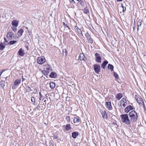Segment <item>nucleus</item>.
<instances>
[{
	"instance_id": "obj_21",
	"label": "nucleus",
	"mask_w": 146,
	"mask_h": 146,
	"mask_svg": "<svg viewBox=\"0 0 146 146\" xmlns=\"http://www.w3.org/2000/svg\"><path fill=\"white\" fill-rule=\"evenodd\" d=\"M75 28L76 31L78 33L81 35L82 36H83L82 33L80 29H79L77 26H76L75 27Z\"/></svg>"
},
{
	"instance_id": "obj_63",
	"label": "nucleus",
	"mask_w": 146,
	"mask_h": 146,
	"mask_svg": "<svg viewBox=\"0 0 146 146\" xmlns=\"http://www.w3.org/2000/svg\"><path fill=\"white\" fill-rule=\"evenodd\" d=\"M22 79L23 80V81H22L23 82V81H24L25 80V78H24L23 76H22Z\"/></svg>"
},
{
	"instance_id": "obj_28",
	"label": "nucleus",
	"mask_w": 146,
	"mask_h": 146,
	"mask_svg": "<svg viewBox=\"0 0 146 146\" xmlns=\"http://www.w3.org/2000/svg\"><path fill=\"white\" fill-rule=\"evenodd\" d=\"M5 45L3 42L0 43V50H2L5 48Z\"/></svg>"
},
{
	"instance_id": "obj_5",
	"label": "nucleus",
	"mask_w": 146,
	"mask_h": 146,
	"mask_svg": "<svg viewBox=\"0 0 146 146\" xmlns=\"http://www.w3.org/2000/svg\"><path fill=\"white\" fill-rule=\"evenodd\" d=\"M135 109V108L133 107L131 105H129L126 107L124 109V111L125 113H128L130 110Z\"/></svg>"
},
{
	"instance_id": "obj_33",
	"label": "nucleus",
	"mask_w": 146,
	"mask_h": 146,
	"mask_svg": "<svg viewBox=\"0 0 146 146\" xmlns=\"http://www.w3.org/2000/svg\"><path fill=\"white\" fill-rule=\"evenodd\" d=\"M39 100H41L42 101L44 99V96L43 97L42 96V95L41 94V92H39Z\"/></svg>"
},
{
	"instance_id": "obj_59",
	"label": "nucleus",
	"mask_w": 146,
	"mask_h": 146,
	"mask_svg": "<svg viewBox=\"0 0 146 146\" xmlns=\"http://www.w3.org/2000/svg\"><path fill=\"white\" fill-rule=\"evenodd\" d=\"M143 70L144 72H146V68L144 67V68H143Z\"/></svg>"
},
{
	"instance_id": "obj_19",
	"label": "nucleus",
	"mask_w": 146,
	"mask_h": 146,
	"mask_svg": "<svg viewBox=\"0 0 146 146\" xmlns=\"http://www.w3.org/2000/svg\"><path fill=\"white\" fill-rule=\"evenodd\" d=\"M46 69L47 71H49V72L51 71L52 70V68L51 66L48 64H47L45 65Z\"/></svg>"
},
{
	"instance_id": "obj_25",
	"label": "nucleus",
	"mask_w": 146,
	"mask_h": 146,
	"mask_svg": "<svg viewBox=\"0 0 146 146\" xmlns=\"http://www.w3.org/2000/svg\"><path fill=\"white\" fill-rule=\"evenodd\" d=\"M72 128L70 126V124H68L66 125L65 126V129L66 131H69L70 129Z\"/></svg>"
},
{
	"instance_id": "obj_29",
	"label": "nucleus",
	"mask_w": 146,
	"mask_h": 146,
	"mask_svg": "<svg viewBox=\"0 0 146 146\" xmlns=\"http://www.w3.org/2000/svg\"><path fill=\"white\" fill-rule=\"evenodd\" d=\"M127 101L126 98H123L120 101V106L121 107V104L122 103H126Z\"/></svg>"
},
{
	"instance_id": "obj_58",
	"label": "nucleus",
	"mask_w": 146,
	"mask_h": 146,
	"mask_svg": "<svg viewBox=\"0 0 146 146\" xmlns=\"http://www.w3.org/2000/svg\"><path fill=\"white\" fill-rule=\"evenodd\" d=\"M143 106L144 109L145 111H146V108L145 107L144 103L143 104Z\"/></svg>"
},
{
	"instance_id": "obj_49",
	"label": "nucleus",
	"mask_w": 146,
	"mask_h": 146,
	"mask_svg": "<svg viewBox=\"0 0 146 146\" xmlns=\"http://www.w3.org/2000/svg\"><path fill=\"white\" fill-rule=\"evenodd\" d=\"M53 137H54V139H56L58 138V136L57 135H54Z\"/></svg>"
},
{
	"instance_id": "obj_8",
	"label": "nucleus",
	"mask_w": 146,
	"mask_h": 146,
	"mask_svg": "<svg viewBox=\"0 0 146 146\" xmlns=\"http://www.w3.org/2000/svg\"><path fill=\"white\" fill-rule=\"evenodd\" d=\"M15 37V36H14L13 33L12 32H8L7 35V39L9 40H11Z\"/></svg>"
},
{
	"instance_id": "obj_2",
	"label": "nucleus",
	"mask_w": 146,
	"mask_h": 146,
	"mask_svg": "<svg viewBox=\"0 0 146 146\" xmlns=\"http://www.w3.org/2000/svg\"><path fill=\"white\" fill-rule=\"evenodd\" d=\"M120 118L121 121L123 123L128 125H130L131 122L129 119L128 114H122L120 115Z\"/></svg>"
},
{
	"instance_id": "obj_64",
	"label": "nucleus",
	"mask_w": 146,
	"mask_h": 146,
	"mask_svg": "<svg viewBox=\"0 0 146 146\" xmlns=\"http://www.w3.org/2000/svg\"><path fill=\"white\" fill-rule=\"evenodd\" d=\"M139 26H137V31H139Z\"/></svg>"
},
{
	"instance_id": "obj_57",
	"label": "nucleus",
	"mask_w": 146,
	"mask_h": 146,
	"mask_svg": "<svg viewBox=\"0 0 146 146\" xmlns=\"http://www.w3.org/2000/svg\"><path fill=\"white\" fill-rule=\"evenodd\" d=\"M127 104V102H126V103H124L123 104H122V106L123 107H125V106Z\"/></svg>"
},
{
	"instance_id": "obj_31",
	"label": "nucleus",
	"mask_w": 146,
	"mask_h": 146,
	"mask_svg": "<svg viewBox=\"0 0 146 146\" xmlns=\"http://www.w3.org/2000/svg\"><path fill=\"white\" fill-rule=\"evenodd\" d=\"M113 76L117 80L119 79V77L118 74L116 72H113Z\"/></svg>"
},
{
	"instance_id": "obj_17",
	"label": "nucleus",
	"mask_w": 146,
	"mask_h": 146,
	"mask_svg": "<svg viewBox=\"0 0 146 146\" xmlns=\"http://www.w3.org/2000/svg\"><path fill=\"white\" fill-rule=\"evenodd\" d=\"M106 108L110 110L112 109V107L111 106V103L110 102H106Z\"/></svg>"
},
{
	"instance_id": "obj_7",
	"label": "nucleus",
	"mask_w": 146,
	"mask_h": 146,
	"mask_svg": "<svg viewBox=\"0 0 146 146\" xmlns=\"http://www.w3.org/2000/svg\"><path fill=\"white\" fill-rule=\"evenodd\" d=\"M24 32V31L22 29H21L18 31L17 33L15 35V38L17 37L18 38L20 36H21L23 34Z\"/></svg>"
},
{
	"instance_id": "obj_11",
	"label": "nucleus",
	"mask_w": 146,
	"mask_h": 146,
	"mask_svg": "<svg viewBox=\"0 0 146 146\" xmlns=\"http://www.w3.org/2000/svg\"><path fill=\"white\" fill-rule=\"evenodd\" d=\"M79 59L80 60H83L86 61L87 60V58L83 54H80Z\"/></svg>"
},
{
	"instance_id": "obj_14",
	"label": "nucleus",
	"mask_w": 146,
	"mask_h": 146,
	"mask_svg": "<svg viewBox=\"0 0 146 146\" xmlns=\"http://www.w3.org/2000/svg\"><path fill=\"white\" fill-rule=\"evenodd\" d=\"M21 78L16 79L14 82V85L15 86H17L21 83Z\"/></svg>"
},
{
	"instance_id": "obj_1",
	"label": "nucleus",
	"mask_w": 146,
	"mask_h": 146,
	"mask_svg": "<svg viewBox=\"0 0 146 146\" xmlns=\"http://www.w3.org/2000/svg\"><path fill=\"white\" fill-rule=\"evenodd\" d=\"M128 114L131 122H134L137 121L138 118V115L135 110H131Z\"/></svg>"
},
{
	"instance_id": "obj_39",
	"label": "nucleus",
	"mask_w": 146,
	"mask_h": 146,
	"mask_svg": "<svg viewBox=\"0 0 146 146\" xmlns=\"http://www.w3.org/2000/svg\"><path fill=\"white\" fill-rule=\"evenodd\" d=\"M121 7H122V8L123 9V10H122L123 12H124L125 11L126 9V7L123 6L122 3L121 4Z\"/></svg>"
},
{
	"instance_id": "obj_60",
	"label": "nucleus",
	"mask_w": 146,
	"mask_h": 146,
	"mask_svg": "<svg viewBox=\"0 0 146 146\" xmlns=\"http://www.w3.org/2000/svg\"><path fill=\"white\" fill-rule=\"evenodd\" d=\"M29 145L30 146H33V144L32 143H31L29 144Z\"/></svg>"
},
{
	"instance_id": "obj_52",
	"label": "nucleus",
	"mask_w": 146,
	"mask_h": 146,
	"mask_svg": "<svg viewBox=\"0 0 146 146\" xmlns=\"http://www.w3.org/2000/svg\"><path fill=\"white\" fill-rule=\"evenodd\" d=\"M15 86L14 85L13 86H12V89H15L17 88V86Z\"/></svg>"
},
{
	"instance_id": "obj_32",
	"label": "nucleus",
	"mask_w": 146,
	"mask_h": 146,
	"mask_svg": "<svg viewBox=\"0 0 146 146\" xmlns=\"http://www.w3.org/2000/svg\"><path fill=\"white\" fill-rule=\"evenodd\" d=\"M85 2L84 1H82L79 4L81 5L82 7H84Z\"/></svg>"
},
{
	"instance_id": "obj_38",
	"label": "nucleus",
	"mask_w": 146,
	"mask_h": 146,
	"mask_svg": "<svg viewBox=\"0 0 146 146\" xmlns=\"http://www.w3.org/2000/svg\"><path fill=\"white\" fill-rule=\"evenodd\" d=\"M26 92H29L32 90L30 88L29 86L27 87L26 88Z\"/></svg>"
},
{
	"instance_id": "obj_53",
	"label": "nucleus",
	"mask_w": 146,
	"mask_h": 146,
	"mask_svg": "<svg viewBox=\"0 0 146 146\" xmlns=\"http://www.w3.org/2000/svg\"><path fill=\"white\" fill-rule=\"evenodd\" d=\"M64 52H65V56H67V51L66 49H64Z\"/></svg>"
},
{
	"instance_id": "obj_6",
	"label": "nucleus",
	"mask_w": 146,
	"mask_h": 146,
	"mask_svg": "<svg viewBox=\"0 0 146 146\" xmlns=\"http://www.w3.org/2000/svg\"><path fill=\"white\" fill-rule=\"evenodd\" d=\"M95 56L96 61L98 62L101 63V62L102 59L100 55L98 53H96L95 54Z\"/></svg>"
},
{
	"instance_id": "obj_22",
	"label": "nucleus",
	"mask_w": 146,
	"mask_h": 146,
	"mask_svg": "<svg viewBox=\"0 0 146 146\" xmlns=\"http://www.w3.org/2000/svg\"><path fill=\"white\" fill-rule=\"evenodd\" d=\"M49 71H46L45 70H42L41 72L44 74V75L46 76V78H48L47 76L48 75V74L49 72Z\"/></svg>"
},
{
	"instance_id": "obj_51",
	"label": "nucleus",
	"mask_w": 146,
	"mask_h": 146,
	"mask_svg": "<svg viewBox=\"0 0 146 146\" xmlns=\"http://www.w3.org/2000/svg\"><path fill=\"white\" fill-rule=\"evenodd\" d=\"M28 31L29 33V35H31V29L28 30Z\"/></svg>"
},
{
	"instance_id": "obj_36",
	"label": "nucleus",
	"mask_w": 146,
	"mask_h": 146,
	"mask_svg": "<svg viewBox=\"0 0 146 146\" xmlns=\"http://www.w3.org/2000/svg\"><path fill=\"white\" fill-rule=\"evenodd\" d=\"M142 24V20L139 19L137 23V25L138 26H141Z\"/></svg>"
},
{
	"instance_id": "obj_42",
	"label": "nucleus",
	"mask_w": 146,
	"mask_h": 146,
	"mask_svg": "<svg viewBox=\"0 0 146 146\" xmlns=\"http://www.w3.org/2000/svg\"><path fill=\"white\" fill-rule=\"evenodd\" d=\"M88 42H89L91 44L93 43V40L92 39L90 38H89V39L88 40Z\"/></svg>"
},
{
	"instance_id": "obj_26",
	"label": "nucleus",
	"mask_w": 146,
	"mask_h": 146,
	"mask_svg": "<svg viewBox=\"0 0 146 146\" xmlns=\"http://www.w3.org/2000/svg\"><path fill=\"white\" fill-rule=\"evenodd\" d=\"M17 42V41L16 40H11L10 41H9L8 43L7 44H6V45H12L16 43Z\"/></svg>"
},
{
	"instance_id": "obj_43",
	"label": "nucleus",
	"mask_w": 146,
	"mask_h": 146,
	"mask_svg": "<svg viewBox=\"0 0 146 146\" xmlns=\"http://www.w3.org/2000/svg\"><path fill=\"white\" fill-rule=\"evenodd\" d=\"M63 25H64L65 26L67 27L68 28V29H69V30H70V28L67 25V24H66L64 22L63 23Z\"/></svg>"
},
{
	"instance_id": "obj_3",
	"label": "nucleus",
	"mask_w": 146,
	"mask_h": 146,
	"mask_svg": "<svg viewBox=\"0 0 146 146\" xmlns=\"http://www.w3.org/2000/svg\"><path fill=\"white\" fill-rule=\"evenodd\" d=\"M46 61L45 57L44 56L38 57L36 60L37 62L39 64H42Z\"/></svg>"
},
{
	"instance_id": "obj_62",
	"label": "nucleus",
	"mask_w": 146,
	"mask_h": 146,
	"mask_svg": "<svg viewBox=\"0 0 146 146\" xmlns=\"http://www.w3.org/2000/svg\"><path fill=\"white\" fill-rule=\"evenodd\" d=\"M70 30V33L71 34H72V33H73L71 29H70V30Z\"/></svg>"
},
{
	"instance_id": "obj_47",
	"label": "nucleus",
	"mask_w": 146,
	"mask_h": 146,
	"mask_svg": "<svg viewBox=\"0 0 146 146\" xmlns=\"http://www.w3.org/2000/svg\"><path fill=\"white\" fill-rule=\"evenodd\" d=\"M111 118L112 119L115 120L117 118V117L115 115H112Z\"/></svg>"
},
{
	"instance_id": "obj_56",
	"label": "nucleus",
	"mask_w": 146,
	"mask_h": 146,
	"mask_svg": "<svg viewBox=\"0 0 146 146\" xmlns=\"http://www.w3.org/2000/svg\"><path fill=\"white\" fill-rule=\"evenodd\" d=\"M5 70H3L1 71L0 72V76L1 75L2 73Z\"/></svg>"
},
{
	"instance_id": "obj_40",
	"label": "nucleus",
	"mask_w": 146,
	"mask_h": 146,
	"mask_svg": "<svg viewBox=\"0 0 146 146\" xmlns=\"http://www.w3.org/2000/svg\"><path fill=\"white\" fill-rule=\"evenodd\" d=\"M70 117L69 116H67L66 118V119L68 123H69L70 121Z\"/></svg>"
},
{
	"instance_id": "obj_15",
	"label": "nucleus",
	"mask_w": 146,
	"mask_h": 146,
	"mask_svg": "<svg viewBox=\"0 0 146 146\" xmlns=\"http://www.w3.org/2000/svg\"><path fill=\"white\" fill-rule=\"evenodd\" d=\"M57 74L56 73L54 72H51L49 76L51 78H55L57 76Z\"/></svg>"
},
{
	"instance_id": "obj_54",
	"label": "nucleus",
	"mask_w": 146,
	"mask_h": 146,
	"mask_svg": "<svg viewBox=\"0 0 146 146\" xmlns=\"http://www.w3.org/2000/svg\"><path fill=\"white\" fill-rule=\"evenodd\" d=\"M34 90L35 91V92H33V93L34 94H36V93H37V94H38V93H37V89L35 88V89H34Z\"/></svg>"
},
{
	"instance_id": "obj_13",
	"label": "nucleus",
	"mask_w": 146,
	"mask_h": 146,
	"mask_svg": "<svg viewBox=\"0 0 146 146\" xmlns=\"http://www.w3.org/2000/svg\"><path fill=\"white\" fill-rule=\"evenodd\" d=\"M101 113L102 115V117L104 119H107L108 116L107 114L105 111H103L102 110L101 111Z\"/></svg>"
},
{
	"instance_id": "obj_41",
	"label": "nucleus",
	"mask_w": 146,
	"mask_h": 146,
	"mask_svg": "<svg viewBox=\"0 0 146 146\" xmlns=\"http://www.w3.org/2000/svg\"><path fill=\"white\" fill-rule=\"evenodd\" d=\"M40 108V106L39 105V104H38L37 106H36L35 108H34V110L36 111L37 110H38Z\"/></svg>"
},
{
	"instance_id": "obj_55",
	"label": "nucleus",
	"mask_w": 146,
	"mask_h": 146,
	"mask_svg": "<svg viewBox=\"0 0 146 146\" xmlns=\"http://www.w3.org/2000/svg\"><path fill=\"white\" fill-rule=\"evenodd\" d=\"M133 30H135V20L134 21V24L133 26Z\"/></svg>"
},
{
	"instance_id": "obj_46",
	"label": "nucleus",
	"mask_w": 146,
	"mask_h": 146,
	"mask_svg": "<svg viewBox=\"0 0 146 146\" xmlns=\"http://www.w3.org/2000/svg\"><path fill=\"white\" fill-rule=\"evenodd\" d=\"M16 27H12V30L14 32H16L17 30V29Z\"/></svg>"
},
{
	"instance_id": "obj_12",
	"label": "nucleus",
	"mask_w": 146,
	"mask_h": 146,
	"mask_svg": "<svg viewBox=\"0 0 146 146\" xmlns=\"http://www.w3.org/2000/svg\"><path fill=\"white\" fill-rule=\"evenodd\" d=\"M79 134L80 133L78 132L74 131L72 133V137L73 139H75Z\"/></svg>"
},
{
	"instance_id": "obj_9",
	"label": "nucleus",
	"mask_w": 146,
	"mask_h": 146,
	"mask_svg": "<svg viewBox=\"0 0 146 146\" xmlns=\"http://www.w3.org/2000/svg\"><path fill=\"white\" fill-rule=\"evenodd\" d=\"M135 98L137 102L139 104H142V103L143 104L144 103V102L142 98L140 96L139 97H138L137 95L135 96Z\"/></svg>"
},
{
	"instance_id": "obj_10",
	"label": "nucleus",
	"mask_w": 146,
	"mask_h": 146,
	"mask_svg": "<svg viewBox=\"0 0 146 146\" xmlns=\"http://www.w3.org/2000/svg\"><path fill=\"white\" fill-rule=\"evenodd\" d=\"M17 54L20 56H23L25 54L24 50L21 48H20L18 51Z\"/></svg>"
},
{
	"instance_id": "obj_34",
	"label": "nucleus",
	"mask_w": 146,
	"mask_h": 146,
	"mask_svg": "<svg viewBox=\"0 0 146 146\" xmlns=\"http://www.w3.org/2000/svg\"><path fill=\"white\" fill-rule=\"evenodd\" d=\"M79 121V119L78 118L75 117L74 119V123H78Z\"/></svg>"
},
{
	"instance_id": "obj_37",
	"label": "nucleus",
	"mask_w": 146,
	"mask_h": 146,
	"mask_svg": "<svg viewBox=\"0 0 146 146\" xmlns=\"http://www.w3.org/2000/svg\"><path fill=\"white\" fill-rule=\"evenodd\" d=\"M85 36L88 40L89 39V38H91L90 35H89V34L88 33V32H87Z\"/></svg>"
},
{
	"instance_id": "obj_30",
	"label": "nucleus",
	"mask_w": 146,
	"mask_h": 146,
	"mask_svg": "<svg viewBox=\"0 0 146 146\" xmlns=\"http://www.w3.org/2000/svg\"><path fill=\"white\" fill-rule=\"evenodd\" d=\"M31 102H32L33 104L34 105H35L36 102L35 98L33 96L31 98Z\"/></svg>"
},
{
	"instance_id": "obj_35",
	"label": "nucleus",
	"mask_w": 146,
	"mask_h": 146,
	"mask_svg": "<svg viewBox=\"0 0 146 146\" xmlns=\"http://www.w3.org/2000/svg\"><path fill=\"white\" fill-rule=\"evenodd\" d=\"M89 12V10L87 7H85L84 9V13L87 14Z\"/></svg>"
},
{
	"instance_id": "obj_44",
	"label": "nucleus",
	"mask_w": 146,
	"mask_h": 146,
	"mask_svg": "<svg viewBox=\"0 0 146 146\" xmlns=\"http://www.w3.org/2000/svg\"><path fill=\"white\" fill-rule=\"evenodd\" d=\"M112 124L114 125H116L117 126V127L118 126V125L117 124L116 121L115 120H113V122Z\"/></svg>"
},
{
	"instance_id": "obj_4",
	"label": "nucleus",
	"mask_w": 146,
	"mask_h": 146,
	"mask_svg": "<svg viewBox=\"0 0 146 146\" xmlns=\"http://www.w3.org/2000/svg\"><path fill=\"white\" fill-rule=\"evenodd\" d=\"M93 68L95 72L98 74L100 72L101 67L98 64H95L93 66Z\"/></svg>"
},
{
	"instance_id": "obj_61",
	"label": "nucleus",
	"mask_w": 146,
	"mask_h": 146,
	"mask_svg": "<svg viewBox=\"0 0 146 146\" xmlns=\"http://www.w3.org/2000/svg\"><path fill=\"white\" fill-rule=\"evenodd\" d=\"M25 48H26V49H27V50H29V47L28 46H26Z\"/></svg>"
},
{
	"instance_id": "obj_48",
	"label": "nucleus",
	"mask_w": 146,
	"mask_h": 146,
	"mask_svg": "<svg viewBox=\"0 0 146 146\" xmlns=\"http://www.w3.org/2000/svg\"><path fill=\"white\" fill-rule=\"evenodd\" d=\"M4 44H5V45H6L7 44L5 43V42H8V40L6 39V38L5 37L4 38Z\"/></svg>"
},
{
	"instance_id": "obj_23",
	"label": "nucleus",
	"mask_w": 146,
	"mask_h": 146,
	"mask_svg": "<svg viewBox=\"0 0 146 146\" xmlns=\"http://www.w3.org/2000/svg\"><path fill=\"white\" fill-rule=\"evenodd\" d=\"M108 68L109 70H110L111 72L113 71L114 66L111 64H108Z\"/></svg>"
},
{
	"instance_id": "obj_20",
	"label": "nucleus",
	"mask_w": 146,
	"mask_h": 146,
	"mask_svg": "<svg viewBox=\"0 0 146 146\" xmlns=\"http://www.w3.org/2000/svg\"><path fill=\"white\" fill-rule=\"evenodd\" d=\"M11 25L14 27H17L18 25V22L16 20H14L11 22Z\"/></svg>"
},
{
	"instance_id": "obj_27",
	"label": "nucleus",
	"mask_w": 146,
	"mask_h": 146,
	"mask_svg": "<svg viewBox=\"0 0 146 146\" xmlns=\"http://www.w3.org/2000/svg\"><path fill=\"white\" fill-rule=\"evenodd\" d=\"M50 86V88L52 89H53L55 87V84L54 82H50L49 84Z\"/></svg>"
},
{
	"instance_id": "obj_18",
	"label": "nucleus",
	"mask_w": 146,
	"mask_h": 146,
	"mask_svg": "<svg viewBox=\"0 0 146 146\" xmlns=\"http://www.w3.org/2000/svg\"><path fill=\"white\" fill-rule=\"evenodd\" d=\"M5 86V81L1 80L0 81V88L4 89Z\"/></svg>"
},
{
	"instance_id": "obj_24",
	"label": "nucleus",
	"mask_w": 146,
	"mask_h": 146,
	"mask_svg": "<svg viewBox=\"0 0 146 146\" xmlns=\"http://www.w3.org/2000/svg\"><path fill=\"white\" fill-rule=\"evenodd\" d=\"M123 95L121 93H119L116 96V98L118 100H119L122 97Z\"/></svg>"
},
{
	"instance_id": "obj_50",
	"label": "nucleus",
	"mask_w": 146,
	"mask_h": 146,
	"mask_svg": "<svg viewBox=\"0 0 146 146\" xmlns=\"http://www.w3.org/2000/svg\"><path fill=\"white\" fill-rule=\"evenodd\" d=\"M49 144L50 146H54V145L50 141L49 142Z\"/></svg>"
},
{
	"instance_id": "obj_45",
	"label": "nucleus",
	"mask_w": 146,
	"mask_h": 146,
	"mask_svg": "<svg viewBox=\"0 0 146 146\" xmlns=\"http://www.w3.org/2000/svg\"><path fill=\"white\" fill-rule=\"evenodd\" d=\"M69 1L70 2V3L72 4H75V2L74 0H69Z\"/></svg>"
},
{
	"instance_id": "obj_16",
	"label": "nucleus",
	"mask_w": 146,
	"mask_h": 146,
	"mask_svg": "<svg viewBox=\"0 0 146 146\" xmlns=\"http://www.w3.org/2000/svg\"><path fill=\"white\" fill-rule=\"evenodd\" d=\"M108 63V62L107 60H104L101 64V67L104 69L105 68L106 66Z\"/></svg>"
}]
</instances>
